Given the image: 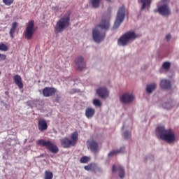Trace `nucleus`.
<instances>
[{
    "mask_svg": "<svg viewBox=\"0 0 179 179\" xmlns=\"http://www.w3.org/2000/svg\"><path fill=\"white\" fill-rule=\"evenodd\" d=\"M78 131H75L71 134V139L68 137H64L60 140L61 145L65 149H69L71 146H75L76 143H78Z\"/></svg>",
    "mask_w": 179,
    "mask_h": 179,
    "instance_id": "4",
    "label": "nucleus"
},
{
    "mask_svg": "<svg viewBox=\"0 0 179 179\" xmlns=\"http://www.w3.org/2000/svg\"><path fill=\"white\" fill-rule=\"evenodd\" d=\"M167 0H162V2H163V3H165V1Z\"/></svg>",
    "mask_w": 179,
    "mask_h": 179,
    "instance_id": "43",
    "label": "nucleus"
},
{
    "mask_svg": "<svg viewBox=\"0 0 179 179\" xmlns=\"http://www.w3.org/2000/svg\"><path fill=\"white\" fill-rule=\"evenodd\" d=\"M5 59H6V55L3 54H0V62L5 61Z\"/></svg>",
    "mask_w": 179,
    "mask_h": 179,
    "instance_id": "33",
    "label": "nucleus"
},
{
    "mask_svg": "<svg viewBox=\"0 0 179 179\" xmlns=\"http://www.w3.org/2000/svg\"><path fill=\"white\" fill-rule=\"evenodd\" d=\"M123 137L124 138V139H129L131 137V132L129 131H125L123 134Z\"/></svg>",
    "mask_w": 179,
    "mask_h": 179,
    "instance_id": "30",
    "label": "nucleus"
},
{
    "mask_svg": "<svg viewBox=\"0 0 179 179\" xmlns=\"http://www.w3.org/2000/svg\"><path fill=\"white\" fill-rule=\"evenodd\" d=\"M95 113H96V110L94 108H90V117L94 115Z\"/></svg>",
    "mask_w": 179,
    "mask_h": 179,
    "instance_id": "34",
    "label": "nucleus"
},
{
    "mask_svg": "<svg viewBox=\"0 0 179 179\" xmlns=\"http://www.w3.org/2000/svg\"><path fill=\"white\" fill-rule=\"evenodd\" d=\"M155 88H156L155 83H152L150 85H148L147 87H146L147 92L148 94H151V93H152L153 91H155Z\"/></svg>",
    "mask_w": 179,
    "mask_h": 179,
    "instance_id": "19",
    "label": "nucleus"
},
{
    "mask_svg": "<svg viewBox=\"0 0 179 179\" xmlns=\"http://www.w3.org/2000/svg\"><path fill=\"white\" fill-rule=\"evenodd\" d=\"M90 159V158H89V157L84 156V157L80 158V162L83 164H86V163H88Z\"/></svg>",
    "mask_w": 179,
    "mask_h": 179,
    "instance_id": "25",
    "label": "nucleus"
},
{
    "mask_svg": "<svg viewBox=\"0 0 179 179\" xmlns=\"http://www.w3.org/2000/svg\"><path fill=\"white\" fill-rule=\"evenodd\" d=\"M85 115L87 118H90V108H87L85 110Z\"/></svg>",
    "mask_w": 179,
    "mask_h": 179,
    "instance_id": "32",
    "label": "nucleus"
},
{
    "mask_svg": "<svg viewBox=\"0 0 179 179\" xmlns=\"http://www.w3.org/2000/svg\"><path fill=\"white\" fill-rule=\"evenodd\" d=\"M38 128L41 131V132H44V131H47L48 128V125L47 124V122L44 119H39L38 121Z\"/></svg>",
    "mask_w": 179,
    "mask_h": 179,
    "instance_id": "15",
    "label": "nucleus"
},
{
    "mask_svg": "<svg viewBox=\"0 0 179 179\" xmlns=\"http://www.w3.org/2000/svg\"><path fill=\"white\" fill-rule=\"evenodd\" d=\"M157 12H159L160 15H162V16H169V15H171L168 3L160 6L158 8Z\"/></svg>",
    "mask_w": 179,
    "mask_h": 179,
    "instance_id": "11",
    "label": "nucleus"
},
{
    "mask_svg": "<svg viewBox=\"0 0 179 179\" xmlns=\"http://www.w3.org/2000/svg\"><path fill=\"white\" fill-rule=\"evenodd\" d=\"M101 0H92L91 3L92 5V7L94 8V9H97L99 6H100V1Z\"/></svg>",
    "mask_w": 179,
    "mask_h": 179,
    "instance_id": "22",
    "label": "nucleus"
},
{
    "mask_svg": "<svg viewBox=\"0 0 179 179\" xmlns=\"http://www.w3.org/2000/svg\"><path fill=\"white\" fill-rule=\"evenodd\" d=\"M160 87L164 90H169L171 87V81L169 80H162L160 83Z\"/></svg>",
    "mask_w": 179,
    "mask_h": 179,
    "instance_id": "16",
    "label": "nucleus"
},
{
    "mask_svg": "<svg viewBox=\"0 0 179 179\" xmlns=\"http://www.w3.org/2000/svg\"><path fill=\"white\" fill-rule=\"evenodd\" d=\"M85 170H86L87 171H90V165L85 166Z\"/></svg>",
    "mask_w": 179,
    "mask_h": 179,
    "instance_id": "36",
    "label": "nucleus"
},
{
    "mask_svg": "<svg viewBox=\"0 0 179 179\" xmlns=\"http://www.w3.org/2000/svg\"><path fill=\"white\" fill-rule=\"evenodd\" d=\"M36 145L46 148L52 153H58V147L50 141L40 139L36 141Z\"/></svg>",
    "mask_w": 179,
    "mask_h": 179,
    "instance_id": "6",
    "label": "nucleus"
},
{
    "mask_svg": "<svg viewBox=\"0 0 179 179\" xmlns=\"http://www.w3.org/2000/svg\"><path fill=\"white\" fill-rule=\"evenodd\" d=\"M0 75H1V72H0Z\"/></svg>",
    "mask_w": 179,
    "mask_h": 179,
    "instance_id": "45",
    "label": "nucleus"
},
{
    "mask_svg": "<svg viewBox=\"0 0 179 179\" xmlns=\"http://www.w3.org/2000/svg\"><path fill=\"white\" fill-rule=\"evenodd\" d=\"M90 171L92 172H96L97 171V164H96L95 163H91Z\"/></svg>",
    "mask_w": 179,
    "mask_h": 179,
    "instance_id": "27",
    "label": "nucleus"
},
{
    "mask_svg": "<svg viewBox=\"0 0 179 179\" xmlns=\"http://www.w3.org/2000/svg\"><path fill=\"white\" fill-rule=\"evenodd\" d=\"M116 170H117V169H116L115 165H113V166L112 172H113V173H115V172H116Z\"/></svg>",
    "mask_w": 179,
    "mask_h": 179,
    "instance_id": "38",
    "label": "nucleus"
},
{
    "mask_svg": "<svg viewBox=\"0 0 179 179\" xmlns=\"http://www.w3.org/2000/svg\"><path fill=\"white\" fill-rule=\"evenodd\" d=\"M93 104L95 107L101 108V101L99 99H94Z\"/></svg>",
    "mask_w": 179,
    "mask_h": 179,
    "instance_id": "26",
    "label": "nucleus"
},
{
    "mask_svg": "<svg viewBox=\"0 0 179 179\" xmlns=\"http://www.w3.org/2000/svg\"><path fill=\"white\" fill-rule=\"evenodd\" d=\"M73 93H76V90H72Z\"/></svg>",
    "mask_w": 179,
    "mask_h": 179,
    "instance_id": "42",
    "label": "nucleus"
},
{
    "mask_svg": "<svg viewBox=\"0 0 179 179\" xmlns=\"http://www.w3.org/2000/svg\"><path fill=\"white\" fill-rule=\"evenodd\" d=\"M13 80L19 89H23V82H22V77H20V76L15 75L13 77Z\"/></svg>",
    "mask_w": 179,
    "mask_h": 179,
    "instance_id": "17",
    "label": "nucleus"
},
{
    "mask_svg": "<svg viewBox=\"0 0 179 179\" xmlns=\"http://www.w3.org/2000/svg\"><path fill=\"white\" fill-rule=\"evenodd\" d=\"M57 92V89L51 87H46L43 90V94L44 97H51Z\"/></svg>",
    "mask_w": 179,
    "mask_h": 179,
    "instance_id": "13",
    "label": "nucleus"
},
{
    "mask_svg": "<svg viewBox=\"0 0 179 179\" xmlns=\"http://www.w3.org/2000/svg\"><path fill=\"white\" fill-rule=\"evenodd\" d=\"M171 38V36L170 34L166 35V41H170Z\"/></svg>",
    "mask_w": 179,
    "mask_h": 179,
    "instance_id": "37",
    "label": "nucleus"
},
{
    "mask_svg": "<svg viewBox=\"0 0 179 179\" xmlns=\"http://www.w3.org/2000/svg\"><path fill=\"white\" fill-rule=\"evenodd\" d=\"M138 3H142L141 10H144L147 6H150L151 0H138Z\"/></svg>",
    "mask_w": 179,
    "mask_h": 179,
    "instance_id": "18",
    "label": "nucleus"
},
{
    "mask_svg": "<svg viewBox=\"0 0 179 179\" xmlns=\"http://www.w3.org/2000/svg\"><path fill=\"white\" fill-rule=\"evenodd\" d=\"M110 19H111V13L104 14L101 22L92 31V37L94 42L100 43L106 38V32L103 30H108L110 29Z\"/></svg>",
    "mask_w": 179,
    "mask_h": 179,
    "instance_id": "1",
    "label": "nucleus"
},
{
    "mask_svg": "<svg viewBox=\"0 0 179 179\" xmlns=\"http://www.w3.org/2000/svg\"><path fill=\"white\" fill-rule=\"evenodd\" d=\"M16 27H17V22H13L12 24L11 28L10 29V36L13 38V34L15 33V31L16 30Z\"/></svg>",
    "mask_w": 179,
    "mask_h": 179,
    "instance_id": "20",
    "label": "nucleus"
},
{
    "mask_svg": "<svg viewBox=\"0 0 179 179\" xmlns=\"http://www.w3.org/2000/svg\"><path fill=\"white\" fill-rule=\"evenodd\" d=\"M0 51H8V47L5 44L0 45Z\"/></svg>",
    "mask_w": 179,
    "mask_h": 179,
    "instance_id": "31",
    "label": "nucleus"
},
{
    "mask_svg": "<svg viewBox=\"0 0 179 179\" xmlns=\"http://www.w3.org/2000/svg\"><path fill=\"white\" fill-rule=\"evenodd\" d=\"M108 2H111V0H106Z\"/></svg>",
    "mask_w": 179,
    "mask_h": 179,
    "instance_id": "44",
    "label": "nucleus"
},
{
    "mask_svg": "<svg viewBox=\"0 0 179 179\" xmlns=\"http://www.w3.org/2000/svg\"><path fill=\"white\" fill-rule=\"evenodd\" d=\"M138 38V36L136 35L134 31H127V33H125L124 34H123L119 39L117 41V45L119 46H122L124 47L127 45V43L130 41H134L136 38Z\"/></svg>",
    "mask_w": 179,
    "mask_h": 179,
    "instance_id": "5",
    "label": "nucleus"
},
{
    "mask_svg": "<svg viewBox=\"0 0 179 179\" xmlns=\"http://www.w3.org/2000/svg\"><path fill=\"white\" fill-rule=\"evenodd\" d=\"M56 101H57V103H59V96H56Z\"/></svg>",
    "mask_w": 179,
    "mask_h": 179,
    "instance_id": "40",
    "label": "nucleus"
},
{
    "mask_svg": "<svg viewBox=\"0 0 179 179\" xmlns=\"http://www.w3.org/2000/svg\"><path fill=\"white\" fill-rule=\"evenodd\" d=\"M87 148L88 149L90 148V142L89 141H87Z\"/></svg>",
    "mask_w": 179,
    "mask_h": 179,
    "instance_id": "41",
    "label": "nucleus"
},
{
    "mask_svg": "<svg viewBox=\"0 0 179 179\" xmlns=\"http://www.w3.org/2000/svg\"><path fill=\"white\" fill-rule=\"evenodd\" d=\"M117 171H119V176L120 178H124L125 173H124V169L121 166H119L117 167Z\"/></svg>",
    "mask_w": 179,
    "mask_h": 179,
    "instance_id": "23",
    "label": "nucleus"
},
{
    "mask_svg": "<svg viewBox=\"0 0 179 179\" xmlns=\"http://www.w3.org/2000/svg\"><path fill=\"white\" fill-rule=\"evenodd\" d=\"M135 96L132 94L125 93L120 97V102L124 104H129L133 102Z\"/></svg>",
    "mask_w": 179,
    "mask_h": 179,
    "instance_id": "9",
    "label": "nucleus"
},
{
    "mask_svg": "<svg viewBox=\"0 0 179 179\" xmlns=\"http://www.w3.org/2000/svg\"><path fill=\"white\" fill-rule=\"evenodd\" d=\"M52 177H54V174H52V172L50 171H45V178L44 179H52Z\"/></svg>",
    "mask_w": 179,
    "mask_h": 179,
    "instance_id": "24",
    "label": "nucleus"
},
{
    "mask_svg": "<svg viewBox=\"0 0 179 179\" xmlns=\"http://www.w3.org/2000/svg\"><path fill=\"white\" fill-rule=\"evenodd\" d=\"M166 106H166L164 104L163 105V106H164V108L168 109V110L171 109V107L169 106V103H166Z\"/></svg>",
    "mask_w": 179,
    "mask_h": 179,
    "instance_id": "35",
    "label": "nucleus"
},
{
    "mask_svg": "<svg viewBox=\"0 0 179 179\" xmlns=\"http://www.w3.org/2000/svg\"><path fill=\"white\" fill-rule=\"evenodd\" d=\"M96 94L101 99H106L108 98L109 92L106 87H101L96 89Z\"/></svg>",
    "mask_w": 179,
    "mask_h": 179,
    "instance_id": "10",
    "label": "nucleus"
},
{
    "mask_svg": "<svg viewBox=\"0 0 179 179\" xmlns=\"http://www.w3.org/2000/svg\"><path fill=\"white\" fill-rule=\"evenodd\" d=\"M126 13L127 10L125 7L124 6H121L117 13L116 20L114 23L113 29H118L121 23L124 20Z\"/></svg>",
    "mask_w": 179,
    "mask_h": 179,
    "instance_id": "7",
    "label": "nucleus"
},
{
    "mask_svg": "<svg viewBox=\"0 0 179 179\" xmlns=\"http://www.w3.org/2000/svg\"><path fill=\"white\" fill-rule=\"evenodd\" d=\"M69 22H71L69 13L65 14L57 22L55 27V33H56V34L62 33V31L69 27Z\"/></svg>",
    "mask_w": 179,
    "mask_h": 179,
    "instance_id": "3",
    "label": "nucleus"
},
{
    "mask_svg": "<svg viewBox=\"0 0 179 179\" xmlns=\"http://www.w3.org/2000/svg\"><path fill=\"white\" fill-rule=\"evenodd\" d=\"M76 62V68H77L79 71H82L86 68V63H85V59L83 57L79 56L75 61Z\"/></svg>",
    "mask_w": 179,
    "mask_h": 179,
    "instance_id": "12",
    "label": "nucleus"
},
{
    "mask_svg": "<svg viewBox=\"0 0 179 179\" xmlns=\"http://www.w3.org/2000/svg\"><path fill=\"white\" fill-rule=\"evenodd\" d=\"M157 131L162 141L169 143H173L176 141L174 131L171 129H166L164 126H159L157 128Z\"/></svg>",
    "mask_w": 179,
    "mask_h": 179,
    "instance_id": "2",
    "label": "nucleus"
},
{
    "mask_svg": "<svg viewBox=\"0 0 179 179\" xmlns=\"http://www.w3.org/2000/svg\"><path fill=\"white\" fill-rule=\"evenodd\" d=\"M122 150H123L122 148H120V150H112V151H110V152L108 153V156L109 157H113V156H115V155H117V154L122 153Z\"/></svg>",
    "mask_w": 179,
    "mask_h": 179,
    "instance_id": "21",
    "label": "nucleus"
},
{
    "mask_svg": "<svg viewBox=\"0 0 179 179\" xmlns=\"http://www.w3.org/2000/svg\"><path fill=\"white\" fill-rule=\"evenodd\" d=\"M36 31V28L34 27V20H31L28 22L27 25L26 30L24 31V36L27 40H31L34 35Z\"/></svg>",
    "mask_w": 179,
    "mask_h": 179,
    "instance_id": "8",
    "label": "nucleus"
},
{
    "mask_svg": "<svg viewBox=\"0 0 179 179\" xmlns=\"http://www.w3.org/2000/svg\"><path fill=\"white\" fill-rule=\"evenodd\" d=\"M53 9H54V10H56V12H58L59 10V7L55 6V7H53Z\"/></svg>",
    "mask_w": 179,
    "mask_h": 179,
    "instance_id": "39",
    "label": "nucleus"
},
{
    "mask_svg": "<svg viewBox=\"0 0 179 179\" xmlns=\"http://www.w3.org/2000/svg\"><path fill=\"white\" fill-rule=\"evenodd\" d=\"M14 0H3V2L4 4H6L7 6H10L13 3Z\"/></svg>",
    "mask_w": 179,
    "mask_h": 179,
    "instance_id": "29",
    "label": "nucleus"
},
{
    "mask_svg": "<svg viewBox=\"0 0 179 179\" xmlns=\"http://www.w3.org/2000/svg\"><path fill=\"white\" fill-rule=\"evenodd\" d=\"M163 69H165V70H168L170 69L171 67V64L170 62H166L163 64Z\"/></svg>",
    "mask_w": 179,
    "mask_h": 179,
    "instance_id": "28",
    "label": "nucleus"
},
{
    "mask_svg": "<svg viewBox=\"0 0 179 179\" xmlns=\"http://www.w3.org/2000/svg\"><path fill=\"white\" fill-rule=\"evenodd\" d=\"M90 150L93 154L96 155L100 151V147L97 141L92 140L90 142Z\"/></svg>",
    "mask_w": 179,
    "mask_h": 179,
    "instance_id": "14",
    "label": "nucleus"
}]
</instances>
